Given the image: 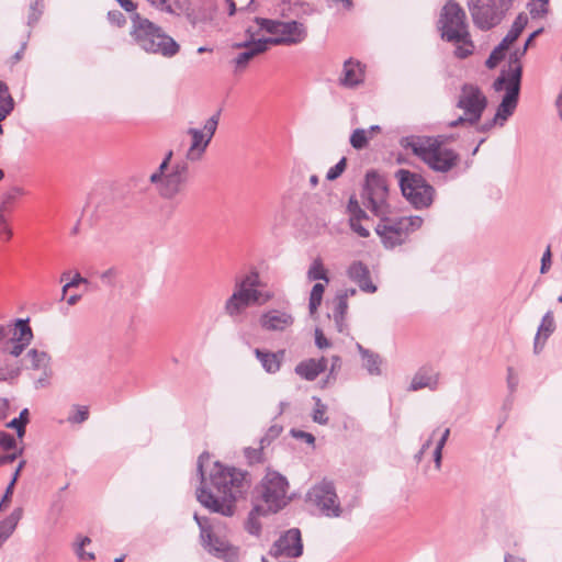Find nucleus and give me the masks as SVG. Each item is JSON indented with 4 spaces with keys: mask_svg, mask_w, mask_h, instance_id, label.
<instances>
[{
    "mask_svg": "<svg viewBox=\"0 0 562 562\" xmlns=\"http://www.w3.org/2000/svg\"><path fill=\"white\" fill-rule=\"evenodd\" d=\"M210 461V454L203 452L198 459V472L200 486L196 490L198 502L212 513L231 517L235 513L237 497L247 493L251 485V477L247 471L225 467L221 462H214L210 473V486L204 474V463Z\"/></svg>",
    "mask_w": 562,
    "mask_h": 562,
    "instance_id": "obj_1",
    "label": "nucleus"
},
{
    "mask_svg": "<svg viewBox=\"0 0 562 562\" xmlns=\"http://www.w3.org/2000/svg\"><path fill=\"white\" fill-rule=\"evenodd\" d=\"M120 7L130 13L132 24L130 35L140 49L166 58H172L180 52L179 43L159 25L142 16L136 11L137 4L134 1L126 0Z\"/></svg>",
    "mask_w": 562,
    "mask_h": 562,
    "instance_id": "obj_2",
    "label": "nucleus"
},
{
    "mask_svg": "<svg viewBox=\"0 0 562 562\" xmlns=\"http://www.w3.org/2000/svg\"><path fill=\"white\" fill-rule=\"evenodd\" d=\"M400 143L436 172L446 173L460 161V155L451 148H445L442 139L411 135L403 137Z\"/></svg>",
    "mask_w": 562,
    "mask_h": 562,
    "instance_id": "obj_3",
    "label": "nucleus"
},
{
    "mask_svg": "<svg viewBox=\"0 0 562 562\" xmlns=\"http://www.w3.org/2000/svg\"><path fill=\"white\" fill-rule=\"evenodd\" d=\"M438 24L441 38L458 44L454 49L456 57L464 59L473 54L474 43L468 30L467 15L458 2L447 1L441 10Z\"/></svg>",
    "mask_w": 562,
    "mask_h": 562,
    "instance_id": "obj_4",
    "label": "nucleus"
},
{
    "mask_svg": "<svg viewBox=\"0 0 562 562\" xmlns=\"http://www.w3.org/2000/svg\"><path fill=\"white\" fill-rule=\"evenodd\" d=\"M380 218L374 231L385 249H394L405 244L409 234L422 227L424 220L420 216L390 217V214L378 216Z\"/></svg>",
    "mask_w": 562,
    "mask_h": 562,
    "instance_id": "obj_5",
    "label": "nucleus"
},
{
    "mask_svg": "<svg viewBox=\"0 0 562 562\" xmlns=\"http://www.w3.org/2000/svg\"><path fill=\"white\" fill-rule=\"evenodd\" d=\"M288 490V479L278 471L268 470L254 492L270 514H277L291 501L286 495Z\"/></svg>",
    "mask_w": 562,
    "mask_h": 562,
    "instance_id": "obj_6",
    "label": "nucleus"
},
{
    "mask_svg": "<svg viewBox=\"0 0 562 562\" xmlns=\"http://www.w3.org/2000/svg\"><path fill=\"white\" fill-rule=\"evenodd\" d=\"M516 0H468L467 5L474 26L490 31L502 23Z\"/></svg>",
    "mask_w": 562,
    "mask_h": 562,
    "instance_id": "obj_7",
    "label": "nucleus"
},
{
    "mask_svg": "<svg viewBox=\"0 0 562 562\" xmlns=\"http://www.w3.org/2000/svg\"><path fill=\"white\" fill-rule=\"evenodd\" d=\"M403 196L416 209L429 207L434 202L435 188L418 172L398 169L395 172Z\"/></svg>",
    "mask_w": 562,
    "mask_h": 562,
    "instance_id": "obj_8",
    "label": "nucleus"
},
{
    "mask_svg": "<svg viewBox=\"0 0 562 562\" xmlns=\"http://www.w3.org/2000/svg\"><path fill=\"white\" fill-rule=\"evenodd\" d=\"M495 91L505 90V94L502 98L499 105L496 109L494 117L498 122L499 126H503L505 122L514 114L520 93V70L519 68L512 74L510 78H505V71L493 82Z\"/></svg>",
    "mask_w": 562,
    "mask_h": 562,
    "instance_id": "obj_9",
    "label": "nucleus"
},
{
    "mask_svg": "<svg viewBox=\"0 0 562 562\" xmlns=\"http://www.w3.org/2000/svg\"><path fill=\"white\" fill-rule=\"evenodd\" d=\"M389 189L385 179L375 170L368 171L362 188L361 199L363 205L374 216L391 214L390 205L386 202Z\"/></svg>",
    "mask_w": 562,
    "mask_h": 562,
    "instance_id": "obj_10",
    "label": "nucleus"
},
{
    "mask_svg": "<svg viewBox=\"0 0 562 562\" xmlns=\"http://www.w3.org/2000/svg\"><path fill=\"white\" fill-rule=\"evenodd\" d=\"M189 181V160L182 158L172 162L170 168L164 171L158 180L150 182L156 184L158 193L162 199L170 200L181 193Z\"/></svg>",
    "mask_w": 562,
    "mask_h": 562,
    "instance_id": "obj_11",
    "label": "nucleus"
},
{
    "mask_svg": "<svg viewBox=\"0 0 562 562\" xmlns=\"http://www.w3.org/2000/svg\"><path fill=\"white\" fill-rule=\"evenodd\" d=\"M306 501L314 505L322 516L337 518L342 513L334 482L327 479L308 490Z\"/></svg>",
    "mask_w": 562,
    "mask_h": 562,
    "instance_id": "obj_12",
    "label": "nucleus"
},
{
    "mask_svg": "<svg viewBox=\"0 0 562 562\" xmlns=\"http://www.w3.org/2000/svg\"><path fill=\"white\" fill-rule=\"evenodd\" d=\"M221 110L214 113L204 124L203 130L190 127L188 135L191 136L192 142L187 150L186 158L189 161H199L207 146L210 145L218 125Z\"/></svg>",
    "mask_w": 562,
    "mask_h": 562,
    "instance_id": "obj_13",
    "label": "nucleus"
},
{
    "mask_svg": "<svg viewBox=\"0 0 562 562\" xmlns=\"http://www.w3.org/2000/svg\"><path fill=\"white\" fill-rule=\"evenodd\" d=\"M456 106L463 110L465 115H470L472 122H480L487 106V98L477 86L464 83Z\"/></svg>",
    "mask_w": 562,
    "mask_h": 562,
    "instance_id": "obj_14",
    "label": "nucleus"
},
{
    "mask_svg": "<svg viewBox=\"0 0 562 562\" xmlns=\"http://www.w3.org/2000/svg\"><path fill=\"white\" fill-rule=\"evenodd\" d=\"M269 554L274 558H299L303 554V541L301 530L299 528H291L273 542L270 548Z\"/></svg>",
    "mask_w": 562,
    "mask_h": 562,
    "instance_id": "obj_15",
    "label": "nucleus"
},
{
    "mask_svg": "<svg viewBox=\"0 0 562 562\" xmlns=\"http://www.w3.org/2000/svg\"><path fill=\"white\" fill-rule=\"evenodd\" d=\"M307 36L306 27L299 21H280L277 36L262 37L269 45H295L302 43Z\"/></svg>",
    "mask_w": 562,
    "mask_h": 562,
    "instance_id": "obj_16",
    "label": "nucleus"
},
{
    "mask_svg": "<svg viewBox=\"0 0 562 562\" xmlns=\"http://www.w3.org/2000/svg\"><path fill=\"white\" fill-rule=\"evenodd\" d=\"M260 291H234L224 304L225 313L231 316L234 322H238L243 313L252 305L260 304Z\"/></svg>",
    "mask_w": 562,
    "mask_h": 562,
    "instance_id": "obj_17",
    "label": "nucleus"
},
{
    "mask_svg": "<svg viewBox=\"0 0 562 562\" xmlns=\"http://www.w3.org/2000/svg\"><path fill=\"white\" fill-rule=\"evenodd\" d=\"M257 33L258 32L254 31L252 27H247V40L235 45L237 48H245V50L239 53L234 59V63L238 68H245L255 56L268 50V46L265 41L262 38H256Z\"/></svg>",
    "mask_w": 562,
    "mask_h": 562,
    "instance_id": "obj_18",
    "label": "nucleus"
},
{
    "mask_svg": "<svg viewBox=\"0 0 562 562\" xmlns=\"http://www.w3.org/2000/svg\"><path fill=\"white\" fill-rule=\"evenodd\" d=\"M201 543L209 553L226 562H237L239 559V549L216 537L213 531L210 533V540L202 539Z\"/></svg>",
    "mask_w": 562,
    "mask_h": 562,
    "instance_id": "obj_19",
    "label": "nucleus"
},
{
    "mask_svg": "<svg viewBox=\"0 0 562 562\" xmlns=\"http://www.w3.org/2000/svg\"><path fill=\"white\" fill-rule=\"evenodd\" d=\"M293 323V315L284 310H269L262 313L259 318L261 328L267 331H284Z\"/></svg>",
    "mask_w": 562,
    "mask_h": 562,
    "instance_id": "obj_20",
    "label": "nucleus"
},
{
    "mask_svg": "<svg viewBox=\"0 0 562 562\" xmlns=\"http://www.w3.org/2000/svg\"><path fill=\"white\" fill-rule=\"evenodd\" d=\"M328 360L325 357L319 359L310 358L299 362L294 372L305 381H315L317 376L327 369Z\"/></svg>",
    "mask_w": 562,
    "mask_h": 562,
    "instance_id": "obj_21",
    "label": "nucleus"
},
{
    "mask_svg": "<svg viewBox=\"0 0 562 562\" xmlns=\"http://www.w3.org/2000/svg\"><path fill=\"white\" fill-rule=\"evenodd\" d=\"M347 274L351 281L358 284L361 291L367 293L376 291V285L373 284L370 278V270L362 261L352 262L347 270Z\"/></svg>",
    "mask_w": 562,
    "mask_h": 562,
    "instance_id": "obj_22",
    "label": "nucleus"
},
{
    "mask_svg": "<svg viewBox=\"0 0 562 562\" xmlns=\"http://www.w3.org/2000/svg\"><path fill=\"white\" fill-rule=\"evenodd\" d=\"M364 71L360 61L352 58L344 63L342 76L339 79L341 86L346 88H355L363 82Z\"/></svg>",
    "mask_w": 562,
    "mask_h": 562,
    "instance_id": "obj_23",
    "label": "nucleus"
},
{
    "mask_svg": "<svg viewBox=\"0 0 562 562\" xmlns=\"http://www.w3.org/2000/svg\"><path fill=\"white\" fill-rule=\"evenodd\" d=\"M255 356L267 373L274 374L281 368V364L285 358V350L280 349L276 352H272L257 348L255 349Z\"/></svg>",
    "mask_w": 562,
    "mask_h": 562,
    "instance_id": "obj_24",
    "label": "nucleus"
},
{
    "mask_svg": "<svg viewBox=\"0 0 562 562\" xmlns=\"http://www.w3.org/2000/svg\"><path fill=\"white\" fill-rule=\"evenodd\" d=\"M20 372V361L12 359V357H10L8 352H5L4 348L0 349V381H11L18 378Z\"/></svg>",
    "mask_w": 562,
    "mask_h": 562,
    "instance_id": "obj_25",
    "label": "nucleus"
},
{
    "mask_svg": "<svg viewBox=\"0 0 562 562\" xmlns=\"http://www.w3.org/2000/svg\"><path fill=\"white\" fill-rule=\"evenodd\" d=\"M25 194L23 188L13 186L0 195V213L11 216L20 198Z\"/></svg>",
    "mask_w": 562,
    "mask_h": 562,
    "instance_id": "obj_26",
    "label": "nucleus"
},
{
    "mask_svg": "<svg viewBox=\"0 0 562 562\" xmlns=\"http://www.w3.org/2000/svg\"><path fill=\"white\" fill-rule=\"evenodd\" d=\"M438 385V374L434 373L431 369L422 368L418 370V372L414 375L409 390L412 391H418L425 387H428L430 390H435Z\"/></svg>",
    "mask_w": 562,
    "mask_h": 562,
    "instance_id": "obj_27",
    "label": "nucleus"
},
{
    "mask_svg": "<svg viewBox=\"0 0 562 562\" xmlns=\"http://www.w3.org/2000/svg\"><path fill=\"white\" fill-rule=\"evenodd\" d=\"M362 360L363 367L368 371L370 375H381V364L383 362L382 358L379 353L371 351L370 349L364 348L361 344L357 342L356 345Z\"/></svg>",
    "mask_w": 562,
    "mask_h": 562,
    "instance_id": "obj_28",
    "label": "nucleus"
},
{
    "mask_svg": "<svg viewBox=\"0 0 562 562\" xmlns=\"http://www.w3.org/2000/svg\"><path fill=\"white\" fill-rule=\"evenodd\" d=\"M23 361L26 369L47 371L49 369L50 357L45 351L32 348L26 352Z\"/></svg>",
    "mask_w": 562,
    "mask_h": 562,
    "instance_id": "obj_29",
    "label": "nucleus"
},
{
    "mask_svg": "<svg viewBox=\"0 0 562 562\" xmlns=\"http://www.w3.org/2000/svg\"><path fill=\"white\" fill-rule=\"evenodd\" d=\"M527 24L528 15L525 12H520L514 20L505 37L501 41V44L509 48V46L518 40Z\"/></svg>",
    "mask_w": 562,
    "mask_h": 562,
    "instance_id": "obj_30",
    "label": "nucleus"
},
{
    "mask_svg": "<svg viewBox=\"0 0 562 562\" xmlns=\"http://www.w3.org/2000/svg\"><path fill=\"white\" fill-rule=\"evenodd\" d=\"M22 517V509L15 508L7 518L0 521V547L10 538Z\"/></svg>",
    "mask_w": 562,
    "mask_h": 562,
    "instance_id": "obj_31",
    "label": "nucleus"
},
{
    "mask_svg": "<svg viewBox=\"0 0 562 562\" xmlns=\"http://www.w3.org/2000/svg\"><path fill=\"white\" fill-rule=\"evenodd\" d=\"M270 514L263 505H255L250 510L247 520L245 522V529L252 536L259 537L261 533V524L258 519L259 516H266Z\"/></svg>",
    "mask_w": 562,
    "mask_h": 562,
    "instance_id": "obj_32",
    "label": "nucleus"
},
{
    "mask_svg": "<svg viewBox=\"0 0 562 562\" xmlns=\"http://www.w3.org/2000/svg\"><path fill=\"white\" fill-rule=\"evenodd\" d=\"M14 101L9 92V87L4 81L0 80V123L13 111ZM3 133L2 124H0V134Z\"/></svg>",
    "mask_w": 562,
    "mask_h": 562,
    "instance_id": "obj_33",
    "label": "nucleus"
},
{
    "mask_svg": "<svg viewBox=\"0 0 562 562\" xmlns=\"http://www.w3.org/2000/svg\"><path fill=\"white\" fill-rule=\"evenodd\" d=\"M13 340L23 341L24 344L30 345L33 338V331L30 326L29 319L18 318L14 322V328H12Z\"/></svg>",
    "mask_w": 562,
    "mask_h": 562,
    "instance_id": "obj_34",
    "label": "nucleus"
},
{
    "mask_svg": "<svg viewBox=\"0 0 562 562\" xmlns=\"http://www.w3.org/2000/svg\"><path fill=\"white\" fill-rule=\"evenodd\" d=\"M526 53H527L526 47H519L509 54L508 69L502 70V71H505V78H510L512 74H514V71L518 68L520 70V79L522 78V65H521L520 60L526 55Z\"/></svg>",
    "mask_w": 562,
    "mask_h": 562,
    "instance_id": "obj_35",
    "label": "nucleus"
},
{
    "mask_svg": "<svg viewBox=\"0 0 562 562\" xmlns=\"http://www.w3.org/2000/svg\"><path fill=\"white\" fill-rule=\"evenodd\" d=\"M259 285V274L256 271H251L246 274L241 280L236 281L235 290L236 291H246L247 293H251L252 291H259L257 286Z\"/></svg>",
    "mask_w": 562,
    "mask_h": 562,
    "instance_id": "obj_36",
    "label": "nucleus"
},
{
    "mask_svg": "<svg viewBox=\"0 0 562 562\" xmlns=\"http://www.w3.org/2000/svg\"><path fill=\"white\" fill-rule=\"evenodd\" d=\"M554 329H555V323H554L553 314L551 311H548L541 319V323L538 327L537 335L542 336V338L544 340H547L550 337V335L554 331Z\"/></svg>",
    "mask_w": 562,
    "mask_h": 562,
    "instance_id": "obj_37",
    "label": "nucleus"
},
{
    "mask_svg": "<svg viewBox=\"0 0 562 562\" xmlns=\"http://www.w3.org/2000/svg\"><path fill=\"white\" fill-rule=\"evenodd\" d=\"M29 409L24 408L20 412L19 417L13 418L7 424V427L15 429L18 437L22 438L25 434V426L29 423Z\"/></svg>",
    "mask_w": 562,
    "mask_h": 562,
    "instance_id": "obj_38",
    "label": "nucleus"
},
{
    "mask_svg": "<svg viewBox=\"0 0 562 562\" xmlns=\"http://www.w3.org/2000/svg\"><path fill=\"white\" fill-rule=\"evenodd\" d=\"M325 292V286L322 283H315L312 288L308 301V310L311 314H314L319 307L323 294Z\"/></svg>",
    "mask_w": 562,
    "mask_h": 562,
    "instance_id": "obj_39",
    "label": "nucleus"
},
{
    "mask_svg": "<svg viewBox=\"0 0 562 562\" xmlns=\"http://www.w3.org/2000/svg\"><path fill=\"white\" fill-rule=\"evenodd\" d=\"M45 9L44 0H32L30 3V12L27 15V25L34 26L41 19Z\"/></svg>",
    "mask_w": 562,
    "mask_h": 562,
    "instance_id": "obj_40",
    "label": "nucleus"
},
{
    "mask_svg": "<svg viewBox=\"0 0 562 562\" xmlns=\"http://www.w3.org/2000/svg\"><path fill=\"white\" fill-rule=\"evenodd\" d=\"M308 280H324L326 283L329 282L327 271L321 259H315L307 271Z\"/></svg>",
    "mask_w": 562,
    "mask_h": 562,
    "instance_id": "obj_41",
    "label": "nucleus"
},
{
    "mask_svg": "<svg viewBox=\"0 0 562 562\" xmlns=\"http://www.w3.org/2000/svg\"><path fill=\"white\" fill-rule=\"evenodd\" d=\"M347 213L349 218L369 220L367 212L360 206L356 195H351L347 203Z\"/></svg>",
    "mask_w": 562,
    "mask_h": 562,
    "instance_id": "obj_42",
    "label": "nucleus"
},
{
    "mask_svg": "<svg viewBox=\"0 0 562 562\" xmlns=\"http://www.w3.org/2000/svg\"><path fill=\"white\" fill-rule=\"evenodd\" d=\"M350 145L357 150L366 148L369 144L368 132L363 128H356L350 135Z\"/></svg>",
    "mask_w": 562,
    "mask_h": 562,
    "instance_id": "obj_43",
    "label": "nucleus"
},
{
    "mask_svg": "<svg viewBox=\"0 0 562 562\" xmlns=\"http://www.w3.org/2000/svg\"><path fill=\"white\" fill-rule=\"evenodd\" d=\"M508 48L504 46L503 44H498L494 49L491 52L490 56L487 57L485 61V66L488 69H494L506 56V50Z\"/></svg>",
    "mask_w": 562,
    "mask_h": 562,
    "instance_id": "obj_44",
    "label": "nucleus"
},
{
    "mask_svg": "<svg viewBox=\"0 0 562 562\" xmlns=\"http://www.w3.org/2000/svg\"><path fill=\"white\" fill-rule=\"evenodd\" d=\"M315 408L312 414V419L314 423L319 425H326L328 423V417H326L327 405L322 402L319 397L314 396Z\"/></svg>",
    "mask_w": 562,
    "mask_h": 562,
    "instance_id": "obj_45",
    "label": "nucleus"
},
{
    "mask_svg": "<svg viewBox=\"0 0 562 562\" xmlns=\"http://www.w3.org/2000/svg\"><path fill=\"white\" fill-rule=\"evenodd\" d=\"M342 361L341 358L337 355L331 356L330 358V368L328 371V374L323 380L322 386L324 387L327 384H330L331 382L336 381L338 372L341 370Z\"/></svg>",
    "mask_w": 562,
    "mask_h": 562,
    "instance_id": "obj_46",
    "label": "nucleus"
},
{
    "mask_svg": "<svg viewBox=\"0 0 562 562\" xmlns=\"http://www.w3.org/2000/svg\"><path fill=\"white\" fill-rule=\"evenodd\" d=\"M254 21L259 26V31H265L271 35L277 36L280 23L279 20L256 16Z\"/></svg>",
    "mask_w": 562,
    "mask_h": 562,
    "instance_id": "obj_47",
    "label": "nucleus"
},
{
    "mask_svg": "<svg viewBox=\"0 0 562 562\" xmlns=\"http://www.w3.org/2000/svg\"><path fill=\"white\" fill-rule=\"evenodd\" d=\"M549 0H531V3L528 4L529 13L532 19H538L544 16L548 9Z\"/></svg>",
    "mask_w": 562,
    "mask_h": 562,
    "instance_id": "obj_48",
    "label": "nucleus"
},
{
    "mask_svg": "<svg viewBox=\"0 0 562 562\" xmlns=\"http://www.w3.org/2000/svg\"><path fill=\"white\" fill-rule=\"evenodd\" d=\"M75 412L69 414L67 420L70 424H82L89 418L88 406L74 405Z\"/></svg>",
    "mask_w": 562,
    "mask_h": 562,
    "instance_id": "obj_49",
    "label": "nucleus"
},
{
    "mask_svg": "<svg viewBox=\"0 0 562 562\" xmlns=\"http://www.w3.org/2000/svg\"><path fill=\"white\" fill-rule=\"evenodd\" d=\"M263 449L262 445L260 443L259 448H245L244 456L247 459L249 464L260 463L263 460Z\"/></svg>",
    "mask_w": 562,
    "mask_h": 562,
    "instance_id": "obj_50",
    "label": "nucleus"
},
{
    "mask_svg": "<svg viewBox=\"0 0 562 562\" xmlns=\"http://www.w3.org/2000/svg\"><path fill=\"white\" fill-rule=\"evenodd\" d=\"M193 519L198 524L200 528V538L210 540V533L212 532V527L209 524V519L206 517L200 516L198 513H194Z\"/></svg>",
    "mask_w": 562,
    "mask_h": 562,
    "instance_id": "obj_51",
    "label": "nucleus"
},
{
    "mask_svg": "<svg viewBox=\"0 0 562 562\" xmlns=\"http://www.w3.org/2000/svg\"><path fill=\"white\" fill-rule=\"evenodd\" d=\"M11 345H7L4 347V350L5 352H8L10 357H12V359L18 360L16 358H19L22 355V352L29 345L24 344L23 341L13 340V338H11Z\"/></svg>",
    "mask_w": 562,
    "mask_h": 562,
    "instance_id": "obj_52",
    "label": "nucleus"
},
{
    "mask_svg": "<svg viewBox=\"0 0 562 562\" xmlns=\"http://www.w3.org/2000/svg\"><path fill=\"white\" fill-rule=\"evenodd\" d=\"M347 167V158L342 157L335 166H333L326 173L328 181H334L339 178Z\"/></svg>",
    "mask_w": 562,
    "mask_h": 562,
    "instance_id": "obj_53",
    "label": "nucleus"
},
{
    "mask_svg": "<svg viewBox=\"0 0 562 562\" xmlns=\"http://www.w3.org/2000/svg\"><path fill=\"white\" fill-rule=\"evenodd\" d=\"M282 430L283 428L280 425L270 426L265 436L260 439L262 447L269 446L276 438L281 435Z\"/></svg>",
    "mask_w": 562,
    "mask_h": 562,
    "instance_id": "obj_54",
    "label": "nucleus"
},
{
    "mask_svg": "<svg viewBox=\"0 0 562 562\" xmlns=\"http://www.w3.org/2000/svg\"><path fill=\"white\" fill-rule=\"evenodd\" d=\"M0 447L4 451H13L16 449V439L10 432L0 430Z\"/></svg>",
    "mask_w": 562,
    "mask_h": 562,
    "instance_id": "obj_55",
    "label": "nucleus"
},
{
    "mask_svg": "<svg viewBox=\"0 0 562 562\" xmlns=\"http://www.w3.org/2000/svg\"><path fill=\"white\" fill-rule=\"evenodd\" d=\"M173 156V153L172 150H169L166 156L164 157L162 161L160 162L158 169L151 173V176L149 177V181H156L159 179L160 175L164 173V171H166L167 169L170 168V166L172 165L171 164V158Z\"/></svg>",
    "mask_w": 562,
    "mask_h": 562,
    "instance_id": "obj_56",
    "label": "nucleus"
},
{
    "mask_svg": "<svg viewBox=\"0 0 562 562\" xmlns=\"http://www.w3.org/2000/svg\"><path fill=\"white\" fill-rule=\"evenodd\" d=\"M348 310L347 295H337V303L334 308V319L345 318Z\"/></svg>",
    "mask_w": 562,
    "mask_h": 562,
    "instance_id": "obj_57",
    "label": "nucleus"
},
{
    "mask_svg": "<svg viewBox=\"0 0 562 562\" xmlns=\"http://www.w3.org/2000/svg\"><path fill=\"white\" fill-rule=\"evenodd\" d=\"M11 237L10 216L0 213V239L8 241Z\"/></svg>",
    "mask_w": 562,
    "mask_h": 562,
    "instance_id": "obj_58",
    "label": "nucleus"
},
{
    "mask_svg": "<svg viewBox=\"0 0 562 562\" xmlns=\"http://www.w3.org/2000/svg\"><path fill=\"white\" fill-rule=\"evenodd\" d=\"M362 220L358 218H349V227L350 229L356 233L359 237L367 238L370 236V232L368 228H366L363 225H361Z\"/></svg>",
    "mask_w": 562,
    "mask_h": 562,
    "instance_id": "obj_59",
    "label": "nucleus"
},
{
    "mask_svg": "<svg viewBox=\"0 0 562 562\" xmlns=\"http://www.w3.org/2000/svg\"><path fill=\"white\" fill-rule=\"evenodd\" d=\"M108 21L117 27H123L126 24L125 15L119 10H112L108 12Z\"/></svg>",
    "mask_w": 562,
    "mask_h": 562,
    "instance_id": "obj_60",
    "label": "nucleus"
},
{
    "mask_svg": "<svg viewBox=\"0 0 562 562\" xmlns=\"http://www.w3.org/2000/svg\"><path fill=\"white\" fill-rule=\"evenodd\" d=\"M290 435L295 439L304 440L307 445L313 446L315 443V437L311 432H306L301 429L292 428L290 430Z\"/></svg>",
    "mask_w": 562,
    "mask_h": 562,
    "instance_id": "obj_61",
    "label": "nucleus"
},
{
    "mask_svg": "<svg viewBox=\"0 0 562 562\" xmlns=\"http://www.w3.org/2000/svg\"><path fill=\"white\" fill-rule=\"evenodd\" d=\"M11 325H0V349L4 348L7 345H11Z\"/></svg>",
    "mask_w": 562,
    "mask_h": 562,
    "instance_id": "obj_62",
    "label": "nucleus"
},
{
    "mask_svg": "<svg viewBox=\"0 0 562 562\" xmlns=\"http://www.w3.org/2000/svg\"><path fill=\"white\" fill-rule=\"evenodd\" d=\"M552 265V254L550 246L547 247L541 258L540 273H547Z\"/></svg>",
    "mask_w": 562,
    "mask_h": 562,
    "instance_id": "obj_63",
    "label": "nucleus"
},
{
    "mask_svg": "<svg viewBox=\"0 0 562 562\" xmlns=\"http://www.w3.org/2000/svg\"><path fill=\"white\" fill-rule=\"evenodd\" d=\"M22 449H19L13 450L12 452L7 451V453L0 454V467L14 462L16 458L22 454Z\"/></svg>",
    "mask_w": 562,
    "mask_h": 562,
    "instance_id": "obj_64",
    "label": "nucleus"
}]
</instances>
